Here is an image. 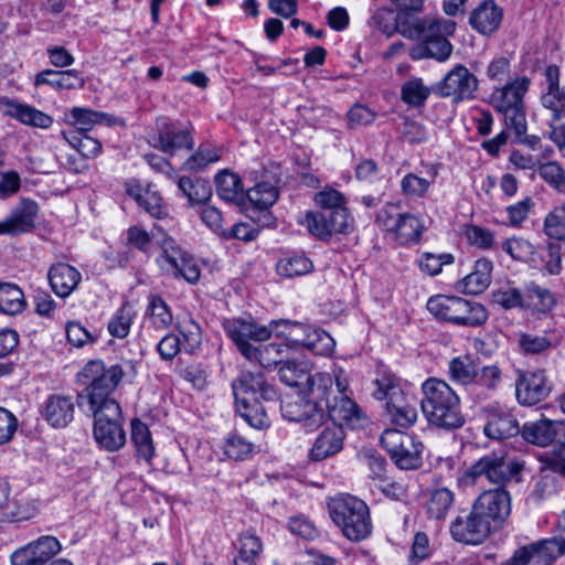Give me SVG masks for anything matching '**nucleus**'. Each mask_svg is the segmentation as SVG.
Listing matches in <instances>:
<instances>
[{"label": "nucleus", "mask_w": 565, "mask_h": 565, "mask_svg": "<svg viewBox=\"0 0 565 565\" xmlns=\"http://www.w3.org/2000/svg\"><path fill=\"white\" fill-rule=\"evenodd\" d=\"M126 374L124 366L114 364L106 367L103 361L93 360L85 364L79 373L85 391L78 394V405L90 408H100L108 402H116L109 395L117 387Z\"/></svg>", "instance_id": "nucleus-4"}, {"label": "nucleus", "mask_w": 565, "mask_h": 565, "mask_svg": "<svg viewBox=\"0 0 565 565\" xmlns=\"http://www.w3.org/2000/svg\"><path fill=\"white\" fill-rule=\"evenodd\" d=\"M473 507L490 523L502 522L511 511L510 495L502 489L484 491L475 501Z\"/></svg>", "instance_id": "nucleus-20"}, {"label": "nucleus", "mask_w": 565, "mask_h": 565, "mask_svg": "<svg viewBox=\"0 0 565 565\" xmlns=\"http://www.w3.org/2000/svg\"><path fill=\"white\" fill-rule=\"evenodd\" d=\"M316 204L321 207V211L328 212H340L342 211L345 215L348 224L353 226V218L351 217L349 210L347 209L345 196L338 190L331 188H324L317 192L313 198Z\"/></svg>", "instance_id": "nucleus-43"}, {"label": "nucleus", "mask_w": 565, "mask_h": 565, "mask_svg": "<svg viewBox=\"0 0 565 565\" xmlns=\"http://www.w3.org/2000/svg\"><path fill=\"white\" fill-rule=\"evenodd\" d=\"M135 312L128 303H124L108 322L109 333L119 339L128 335Z\"/></svg>", "instance_id": "nucleus-54"}, {"label": "nucleus", "mask_w": 565, "mask_h": 565, "mask_svg": "<svg viewBox=\"0 0 565 565\" xmlns=\"http://www.w3.org/2000/svg\"><path fill=\"white\" fill-rule=\"evenodd\" d=\"M34 84L35 86L50 85L57 90L76 89L84 86V79L74 70L62 72L45 70L36 74Z\"/></svg>", "instance_id": "nucleus-31"}, {"label": "nucleus", "mask_w": 565, "mask_h": 565, "mask_svg": "<svg viewBox=\"0 0 565 565\" xmlns=\"http://www.w3.org/2000/svg\"><path fill=\"white\" fill-rule=\"evenodd\" d=\"M63 137L85 158H95L102 151L100 141L87 134L63 132Z\"/></svg>", "instance_id": "nucleus-53"}, {"label": "nucleus", "mask_w": 565, "mask_h": 565, "mask_svg": "<svg viewBox=\"0 0 565 565\" xmlns=\"http://www.w3.org/2000/svg\"><path fill=\"white\" fill-rule=\"evenodd\" d=\"M380 440L398 468L407 470L419 467L424 445L414 436L392 428L385 429Z\"/></svg>", "instance_id": "nucleus-11"}, {"label": "nucleus", "mask_w": 565, "mask_h": 565, "mask_svg": "<svg viewBox=\"0 0 565 565\" xmlns=\"http://www.w3.org/2000/svg\"><path fill=\"white\" fill-rule=\"evenodd\" d=\"M149 318L156 329H167L172 323L168 305L160 297H152L148 307Z\"/></svg>", "instance_id": "nucleus-58"}, {"label": "nucleus", "mask_w": 565, "mask_h": 565, "mask_svg": "<svg viewBox=\"0 0 565 565\" xmlns=\"http://www.w3.org/2000/svg\"><path fill=\"white\" fill-rule=\"evenodd\" d=\"M429 96V89L420 78H412L402 87V99L411 106L422 105Z\"/></svg>", "instance_id": "nucleus-59"}, {"label": "nucleus", "mask_w": 565, "mask_h": 565, "mask_svg": "<svg viewBox=\"0 0 565 565\" xmlns=\"http://www.w3.org/2000/svg\"><path fill=\"white\" fill-rule=\"evenodd\" d=\"M180 333L183 339L181 345L184 347L186 352L192 353L201 343V330L199 324L193 320L184 321L180 326Z\"/></svg>", "instance_id": "nucleus-64"}, {"label": "nucleus", "mask_w": 565, "mask_h": 565, "mask_svg": "<svg viewBox=\"0 0 565 565\" xmlns=\"http://www.w3.org/2000/svg\"><path fill=\"white\" fill-rule=\"evenodd\" d=\"M502 248L513 259L521 262L532 260L535 254L534 245L522 237H513L507 239L502 244Z\"/></svg>", "instance_id": "nucleus-57"}, {"label": "nucleus", "mask_w": 565, "mask_h": 565, "mask_svg": "<svg viewBox=\"0 0 565 565\" xmlns=\"http://www.w3.org/2000/svg\"><path fill=\"white\" fill-rule=\"evenodd\" d=\"M422 391V411L430 424L447 430L459 427V397L445 381L430 377Z\"/></svg>", "instance_id": "nucleus-5"}, {"label": "nucleus", "mask_w": 565, "mask_h": 565, "mask_svg": "<svg viewBox=\"0 0 565 565\" xmlns=\"http://www.w3.org/2000/svg\"><path fill=\"white\" fill-rule=\"evenodd\" d=\"M254 449L255 445L238 434L230 435L223 446L225 456L234 460H245Z\"/></svg>", "instance_id": "nucleus-55"}, {"label": "nucleus", "mask_w": 565, "mask_h": 565, "mask_svg": "<svg viewBox=\"0 0 565 565\" xmlns=\"http://www.w3.org/2000/svg\"><path fill=\"white\" fill-rule=\"evenodd\" d=\"M540 175L557 191L565 193V173L559 163L551 161L542 164Z\"/></svg>", "instance_id": "nucleus-61"}, {"label": "nucleus", "mask_w": 565, "mask_h": 565, "mask_svg": "<svg viewBox=\"0 0 565 565\" xmlns=\"http://www.w3.org/2000/svg\"><path fill=\"white\" fill-rule=\"evenodd\" d=\"M551 386L543 370L519 372L515 396L524 406H533L548 396Z\"/></svg>", "instance_id": "nucleus-16"}, {"label": "nucleus", "mask_w": 565, "mask_h": 565, "mask_svg": "<svg viewBox=\"0 0 565 565\" xmlns=\"http://www.w3.org/2000/svg\"><path fill=\"white\" fill-rule=\"evenodd\" d=\"M131 440L138 457L150 462L154 455V446L148 426L140 419L131 422Z\"/></svg>", "instance_id": "nucleus-41"}, {"label": "nucleus", "mask_w": 565, "mask_h": 565, "mask_svg": "<svg viewBox=\"0 0 565 565\" xmlns=\"http://www.w3.org/2000/svg\"><path fill=\"white\" fill-rule=\"evenodd\" d=\"M564 552V539H546L520 547L505 565H552Z\"/></svg>", "instance_id": "nucleus-13"}, {"label": "nucleus", "mask_w": 565, "mask_h": 565, "mask_svg": "<svg viewBox=\"0 0 565 565\" xmlns=\"http://www.w3.org/2000/svg\"><path fill=\"white\" fill-rule=\"evenodd\" d=\"M500 380V370L495 365L477 367L472 365L469 367L461 365V384L471 382L481 383L488 387H494Z\"/></svg>", "instance_id": "nucleus-44"}, {"label": "nucleus", "mask_w": 565, "mask_h": 565, "mask_svg": "<svg viewBox=\"0 0 565 565\" xmlns=\"http://www.w3.org/2000/svg\"><path fill=\"white\" fill-rule=\"evenodd\" d=\"M216 193L226 202L238 203L244 198V189L239 177L226 170L215 177Z\"/></svg>", "instance_id": "nucleus-39"}, {"label": "nucleus", "mask_w": 565, "mask_h": 565, "mask_svg": "<svg viewBox=\"0 0 565 565\" xmlns=\"http://www.w3.org/2000/svg\"><path fill=\"white\" fill-rule=\"evenodd\" d=\"M39 205L31 199H21L10 215L0 222V235H19L30 232L35 225Z\"/></svg>", "instance_id": "nucleus-18"}, {"label": "nucleus", "mask_w": 565, "mask_h": 565, "mask_svg": "<svg viewBox=\"0 0 565 565\" xmlns=\"http://www.w3.org/2000/svg\"><path fill=\"white\" fill-rule=\"evenodd\" d=\"M374 383L376 388L373 392V396L379 401L385 399L386 403L393 402L396 397L404 395L399 379L390 372L380 373Z\"/></svg>", "instance_id": "nucleus-45"}, {"label": "nucleus", "mask_w": 565, "mask_h": 565, "mask_svg": "<svg viewBox=\"0 0 565 565\" xmlns=\"http://www.w3.org/2000/svg\"><path fill=\"white\" fill-rule=\"evenodd\" d=\"M376 223L392 234L401 245L417 243L424 230L417 216L401 212L399 206L393 203L384 205L379 211Z\"/></svg>", "instance_id": "nucleus-9"}, {"label": "nucleus", "mask_w": 565, "mask_h": 565, "mask_svg": "<svg viewBox=\"0 0 565 565\" xmlns=\"http://www.w3.org/2000/svg\"><path fill=\"white\" fill-rule=\"evenodd\" d=\"M248 200L260 210L271 206L278 199V190L270 182H259L246 191Z\"/></svg>", "instance_id": "nucleus-50"}, {"label": "nucleus", "mask_w": 565, "mask_h": 565, "mask_svg": "<svg viewBox=\"0 0 565 565\" xmlns=\"http://www.w3.org/2000/svg\"><path fill=\"white\" fill-rule=\"evenodd\" d=\"M312 268V262L302 254L285 257L277 263V273L287 278L306 275Z\"/></svg>", "instance_id": "nucleus-48"}, {"label": "nucleus", "mask_w": 565, "mask_h": 565, "mask_svg": "<svg viewBox=\"0 0 565 565\" xmlns=\"http://www.w3.org/2000/svg\"><path fill=\"white\" fill-rule=\"evenodd\" d=\"M454 262L455 257L450 254L434 255L426 253L419 259V267L423 273L435 276L441 271L443 265L452 264Z\"/></svg>", "instance_id": "nucleus-62"}, {"label": "nucleus", "mask_w": 565, "mask_h": 565, "mask_svg": "<svg viewBox=\"0 0 565 565\" xmlns=\"http://www.w3.org/2000/svg\"><path fill=\"white\" fill-rule=\"evenodd\" d=\"M455 494L446 488L434 491L427 502V513L430 518L443 519L452 505Z\"/></svg>", "instance_id": "nucleus-56"}, {"label": "nucleus", "mask_w": 565, "mask_h": 565, "mask_svg": "<svg viewBox=\"0 0 565 565\" xmlns=\"http://www.w3.org/2000/svg\"><path fill=\"white\" fill-rule=\"evenodd\" d=\"M492 263L487 258L476 262L473 270L461 279L463 292L479 295L483 292L491 282Z\"/></svg>", "instance_id": "nucleus-34"}, {"label": "nucleus", "mask_w": 565, "mask_h": 565, "mask_svg": "<svg viewBox=\"0 0 565 565\" xmlns=\"http://www.w3.org/2000/svg\"><path fill=\"white\" fill-rule=\"evenodd\" d=\"M345 433L340 426L324 427L309 450L308 458L318 462L339 454L344 445Z\"/></svg>", "instance_id": "nucleus-22"}, {"label": "nucleus", "mask_w": 565, "mask_h": 565, "mask_svg": "<svg viewBox=\"0 0 565 565\" xmlns=\"http://www.w3.org/2000/svg\"><path fill=\"white\" fill-rule=\"evenodd\" d=\"M87 412L94 416V437L96 441L108 451L120 449L126 443L122 428L121 408L117 402H108L100 408H90Z\"/></svg>", "instance_id": "nucleus-8"}, {"label": "nucleus", "mask_w": 565, "mask_h": 565, "mask_svg": "<svg viewBox=\"0 0 565 565\" xmlns=\"http://www.w3.org/2000/svg\"><path fill=\"white\" fill-rule=\"evenodd\" d=\"M192 256L182 249L174 239L166 238L162 243V255L159 258L161 267L173 276H178V269L185 266Z\"/></svg>", "instance_id": "nucleus-36"}, {"label": "nucleus", "mask_w": 565, "mask_h": 565, "mask_svg": "<svg viewBox=\"0 0 565 565\" xmlns=\"http://www.w3.org/2000/svg\"><path fill=\"white\" fill-rule=\"evenodd\" d=\"M127 193L150 216L156 218H163L168 215V209L163 203L162 196L151 186L142 189L139 184H128Z\"/></svg>", "instance_id": "nucleus-26"}, {"label": "nucleus", "mask_w": 565, "mask_h": 565, "mask_svg": "<svg viewBox=\"0 0 565 565\" xmlns=\"http://www.w3.org/2000/svg\"><path fill=\"white\" fill-rule=\"evenodd\" d=\"M26 307L24 294L20 287L11 282H0V313L15 316Z\"/></svg>", "instance_id": "nucleus-37"}, {"label": "nucleus", "mask_w": 565, "mask_h": 565, "mask_svg": "<svg viewBox=\"0 0 565 565\" xmlns=\"http://www.w3.org/2000/svg\"><path fill=\"white\" fill-rule=\"evenodd\" d=\"M465 236L470 245L482 249L490 248L494 242L491 231L477 225L466 226Z\"/></svg>", "instance_id": "nucleus-63"}, {"label": "nucleus", "mask_w": 565, "mask_h": 565, "mask_svg": "<svg viewBox=\"0 0 565 565\" xmlns=\"http://www.w3.org/2000/svg\"><path fill=\"white\" fill-rule=\"evenodd\" d=\"M554 305V295L548 289L536 285H531L526 288L524 294V308L545 312L551 310Z\"/></svg>", "instance_id": "nucleus-47"}, {"label": "nucleus", "mask_w": 565, "mask_h": 565, "mask_svg": "<svg viewBox=\"0 0 565 565\" xmlns=\"http://www.w3.org/2000/svg\"><path fill=\"white\" fill-rule=\"evenodd\" d=\"M62 550L60 541L51 535L18 547L10 555L11 565H45Z\"/></svg>", "instance_id": "nucleus-15"}, {"label": "nucleus", "mask_w": 565, "mask_h": 565, "mask_svg": "<svg viewBox=\"0 0 565 565\" xmlns=\"http://www.w3.org/2000/svg\"><path fill=\"white\" fill-rule=\"evenodd\" d=\"M0 110L25 126L40 129H49L53 124V118L28 104H22L9 98L0 99Z\"/></svg>", "instance_id": "nucleus-21"}, {"label": "nucleus", "mask_w": 565, "mask_h": 565, "mask_svg": "<svg viewBox=\"0 0 565 565\" xmlns=\"http://www.w3.org/2000/svg\"><path fill=\"white\" fill-rule=\"evenodd\" d=\"M328 510L333 523L348 540L359 542L371 534L369 507L356 497L350 494L334 497L328 502Z\"/></svg>", "instance_id": "nucleus-6"}, {"label": "nucleus", "mask_w": 565, "mask_h": 565, "mask_svg": "<svg viewBox=\"0 0 565 565\" xmlns=\"http://www.w3.org/2000/svg\"><path fill=\"white\" fill-rule=\"evenodd\" d=\"M159 149L170 156H173L182 149L191 150L194 147V139L191 130L178 129L171 122H164L158 131Z\"/></svg>", "instance_id": "nucleus-23"}, {"label": "nucleus", "mask_w": 565, "mask_h": 565, "mask_svg": "<svg viewBox=\"0 0 565 565\" xmlns=\"http://www.w3.org/2000/svg\"><path fill=\"white\" fill-rule=\"evenodd\" d=\"M502 17L501 8L494 1L486 0L471 12L469 23L480 34L489 35L498 30Z\"/></svg>", "instance_id": "nucleus-24"}, {"label": "nucleus", "mask_w": 565, "mask_h": 565, "mask_svg": "<svg viewBox=\"0 0 565 565\" xmlns=\"http://www.w3.org/2000/svg\"><path fill=\"white\" fill-rule=\"evenodd\" d=\"M523 463L503 455L489 454L480 458L467 472L472 479L484 476L490 482L503 484L519 476Z\"/></svg>", "instance_id": "nucleus-12"}, {"label": "nucleus", "mask_w": 565, "mask_h": 565, "mask_svg": "<svg viewBox=\"0 0 565 565\" xmlns=\"http://www.w3.org/2000/svg\"><path fill=\"white\" fill-rule=\"evenodd\" d=\"M491 523L472 507L467 518L465 531L461 532V543L480 544L490 533Z\"/></svg>", "instance_id": "nucleus-38"}, {"label": "nucleus", "mask_w": 565, "mask_h": 565, "mask_svg": "<svg viewBox=\"0 0 565 565\" xmlns=\"http://www.w3.org/2000/svg\"><path fill=\"white\" fill-rule=\"evenodd\" d=\"M306 396L307 398L282 404L281 412L288 420L302 423L307 430H313L323 424V413L318 398L313 395Z\"/></svg>", "instance_id": "nucleus-19"}, {"label": "nucleus", "mask_w": 565, "mask_h": 565, "mask_svg": "<svg viewBox=\"0 0 565 565\" xmlns=\"http://www.w3.org/2000/svg\"><path fill=\"white\" fill-rule=\"evenodd\" d=\"M220 158L221 156L216 148L209 145H201L198 150L184 161L183 169L191 172L201 171L209 164L217 162Z\"/></svg>", "instance_id": "nucleus-51"}, {"label": "nucleus", "mask_w": 565, "mask_h": 565, "mask_svg": "<svg viewBox=\"0 0 565 565\" xmlns=\"http://www.w3.org/2000/svg\"><path fill=\"white\" fill-rule=\"evenodd\" d=\"M303 223L313 236L322 241H328L335 233H347L352 228L342 211L308 212Z\"/></svg>", "instance_id": "nucleus-17"}, {"label": "nucleus", "mask_w": 565, "mask_h": 565, "mask_svg": "<svg viewBox=\"0 0 565 565\" xmlns=\"http://www.w3.org/2000/svg\"><path fill=\"white\" fill-rule=\"evenodd\" d=\"M226 334L236 344L237 349L245 358L250 356L254 351L252 348L254 344L249 343V340L254 341H266L273 334L270 323L268 326L257 324L253 320L244 319H232L225 320L223 323Z\"/></svg>", "instance_id": "nucleus-14"}, {"label": "nucleus", "mask_w": 565, "mask_h": 565, "mask_svg": "<svg viewBox=\"0 0 565 565\" xmlns=\"http://www.w3.org/2000/svg\"><path fill=\"white\" fill-rule=\"evenodd\" d=\"M531 85L530 77L522 75L495 87L490 95L491 106L503 116L505 126L514 134L526 131L524 97Z\"/></svg>", "instance_id": "nucleus-7"}, {"label": "nucleus", "mask_w": 565, "mask_h": 565, "mask_svg": "<svg viewBox=\"0 0 565 565\" xmlns=\"http://www.w3.org/2000/svg\"><path fill=\"white\" fill-rule=\"evenodd\" d=\"M45 418L53 427H65L74 418V403L70 396L53 395L45 406Z\"/></svg>", "instance_id": "nucleus-28"}, {"label": "nucleus", "mask_w": 565, "mask_h": 565, "mask_svg": "<svg viewBox=\"0 0 565 565\" xmlns=\"http://www.w3.org/2000/svg\"><path fill=\"white\" fill-rule=\"evenodd\" d=\"M398 9L395 25H382L383 12H376L373 20L379 28L391 35L395 30L409 40H420L413 46L409 55L413 60L435 58L446 61L452 52V45L447 36L455 34L457 24L455 21L438 19H409V12H419L423 0H401L395 4Z\"/></svg>", "instance_id": "nucleus-1"}, {"label": "nucleus", "mask_w": 565, "mask_h": 565, "mask_svg": "<svg viewBox=\"0 0 565 565\" xmlns=\"http://www.w3.org/2000/svg\"><path fill=\"white\" fill-rule=\"evenodd\" d=\"M47 278L52 290L60 297L70 296L81 281V273L65 263L51 266Z\"/></svg>", "instance_id": "nucleus-25"}, {"label": "nucleus", "mask_w": 565, "mask_h": 565, "mask_svg": "<svg viewBox=\"0 0 565 565\" xmlns=\"http://www.w3.org/2000/svg\"><path fill=\"white\" fill-rule=\"evenodd\" d=\"M544 234L556 241H565V204L555 206L544 217Z\"/></svg>", "instance_id": "nucleus-52"}, {"label": "nucleus", "mask_w": 565, "mask_h": 565, "mask_svg": "<svg viewBox=\"0 0 565 565\" xmlns=\"http://www.w3.org/2000/svg\"><path fill=\"white\" fill-rule=\"evenodd\" d=\"M238 556L236 565L256 563L263 552L260 539L250 532H245L239 536Z\"/></svg>", "instance_id": "nucleus-49"}, {"label": "nucleus", "mask_w": 565, "mask_h": 565, "mask_svg": "<svg viewBox=\"0 0 565 565\" xmlns=\"http://www.w3.org/2000/svg\"><path fill=\"white\" fill-rule=\"evenodd\" d=\"M252 350L254 352L250 353V356L246 355L245 359L250 362H257L263 367L268 369L286 362L285 359L289 353V344L269 343L265 345H254Z\"/></svg>", "instance_id": "nucleus-32"}, {"label": "nucleus", "mask_w": 565, "mask_h": 565, "mask_svg": "<svg viewBox=\"0 0 565 565\" xmlns=\"http://www.w3.org/2000/svg\"><path fill=\"white\" fill-rule=\"evenodd\" d=\"M236 411L255 429H266L270 422L260 399L270 402L277 398V392L267 383L262 373L244 372L233 382Z\"/></svg>", "instance_id": "nucleus-2"}, {"label": "nucleus", "mask_w": 565, "mask_h": 565, "mask_svg": "<svg viewBox=\"0 0 565 565\" xmlns=\"http://www.w3.org/2000/svg\"><path fill=\"white\" fill-rule=\"evenodd\" d=\"M70 122L77 129L76 134H87L95 125L111 126L115 120L105 113L88 108L73 107L68 114Z\"/></svg>", "instance_id": "nucleus-33"}, {"label": "nucleus", "mask_w": 565, "mask_h": 565, "mask_svg": "<svg viewBox=\"0 0 565 565\" xmlns=\"http://www.w3.org/2000/svg\"><path fill=\"white\" fill-rule=\"evenodd\" d=\"M487 319L488 312L480 302L461 299V324L481 326Z\"/></svg>", "instance_id": "nucleus-60"}, {"label": "nucleus", "mask_w": 565, "mask_h": 565, "mask_svg": "<svg viewBox=\"0 0 565 565\" xmlns=\"http://www.w3.org/2000/svg\"><path fill=\"white\" fill-rule=\"evenodd\" d=\"M309 327L310 324L284 319L270 321L273 333L285 339L286 344H289V350L303 345L305 334L308 333Z\"/></svg>", "instance_id": "nucleus-35"}, {"label": "nucleus", "mask_w": 565, "mask_h": 565, "mask_svg": "<svg viewBox=\"0 0 565 565\" xmlns=\"http://www.w3.org/2000/svg\"><path fill=\"white\" fill-rule=\"evenodd\" d=\"M428 175V178H423L415 173H407L401 181L402 193L413 199L425 196L430 185L435 182L437 169L430 167Z\"/></svg>", "instance_id": "nucleus-42"}, {"label": "nucleus", "mask_w": 565, "mask_h": 565, "mask_svg": "<svg viewBox=\"0 0 565 565\" xmlns=\"http://www.w3.org/2000/svg\"><path fill=\"white\" fill-rule=\"evenodd\" d=\"M559 426V422L541 419L525 424L521 434L526 441L545 447L554 441Z\"/></svg>", "instance_id": "nucleus-29"}, {"label": "nucleus", "mask_w": 565, "mask_h": 565, "mask_svg": "<svg viewBox=\"0 0 565 565\" xmlns=\"http://www.w3.org/2000/svg\"><path fill=\"white\" fill-rule=\"evenodd\" d=\"M386 414L391 423L401 428L413 426L418 417L415 401H409L405 394L386 403Z\"/></svg>", "instance_id": "nucleus-30"}, {"label": "nucleus", "mask_w": 565, "mask_h": 565, "mask_svg": "<svg viewBox=\"0 0 565 565\" xmlns=\"http://www.w3.org/2000/svg\"><path fill=\"white\" fill-rule=\"evenodd\" d=\"M483 431L489 438L504 439L518 435L520 427L511 413L495 409L490 413Z\"/></svg>", "instance_id": "nucleus-27"}, {"label": "nucleus", "mask_w": 565, "mask_h": 565, "mask_svg": "<svg viewBox=\"0 0 565 565\" xmlns=\"http://www.w3.org/2000/svg\"><path fill=\"white\" fill-rule=\"evenodd\" d=\"M331 388H328L323 397L318 398L323 413V422L330 418L334 426L362 427L367 418L359 405L348 394L350 376L339 365H333L330 372Z\"/></svg>", "instance_id": "nucleus-3"}, {"label": "nucleus", "mask_w": 565, "mask_h": 565, "mask_svg": "<svg viewBox=\"0 0 565 565\" xmlns=\"http://www.w3.org/2000/svg\"><path fill=\"white\" fill-rule=\"evenodd\" d=\"M281 382L288 386L298 387L305 395H313L315 398L323 397L328 388H331L330 372L311 374L307 363L286 361L279 369Z\"/></svg>", "instance_id": "nucleus-10"}, {"label": "nucleus", "mask_w": 565, "mask_h": 565, "mask_svg": "<svg viewBox=\"0 0 565 565\" xmlns=\"http://www.w3.org/2000/svg\"><path fill=\"white\" fill-rule=\"evenodd\" d=\"M427 309L436 318L459 323V299L456 297L438 295L427 302Z\"/></svg>", "instance_id": "nucleus-40"}, {"label": "nucleus", "mask_w": 565, "mask_h": 565, "mask_svg": "<svg viewBox=\"0 0 565 565\" xmlns=\"http://www.w3.org/2000/svg\"><path fill=\"white\" fill-rule=\"evenodd\" d=\"M305 335L306 339L302 348H306L318 355H328L333 352L335 342L326 331L310 326L308 333Z\"/></svg>", "instance_id": "nucleus-46"}]
</instances>
